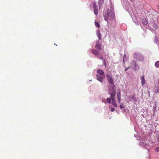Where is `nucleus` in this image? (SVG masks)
<instances>
[{
	"label": "nucleus",
	"instance_id": "nucleus-4",
	"mask_svg": "<svg viewBox=\"0 0 159 159\" xmlns=\"http://www.w3.org/2000/svg\"><path fill=\"white\" fill-rule=\"evenodd\" d=\"M111 88V89H109V93L111 96H115L116 94V86L114 85Z\"/></svg>",
	"mask_w": 159,
	"mask_h": 159
},
{
	"label": "nucleus",
	"instance_id": "nucleus-9",
	"mask_svg": "<svg viewBox=\"0 0 159 159\" xmlns=\"http://www.w3.org/2000/svg\"><path fill=\"white\" fill-rule=\"evenodd\" d=\"M141 80L142 84L143 85L145 84V80L144 79V76H142L141 78Z\"/></svg>",
	"mask_w": 159,
	"mask_h": 159
},
{
	"label": "nucleus",
	"instance_id": "nucleus-27",
	"mask_svg": "<svg viewBox=\"0 0 159 159\" xmlns=\"http://www.w3.org/2000/svg\"><path fill=\"white\" fill-rule=\"evenodd\" d=\"M118 100L119 102L120 103V100H121V97L120 98H118Z\"/></svg>",
	"mask_w": 159,
	"mask_h": 159
},
{
	"label": "nucleus",
	"instance_id": "nucleus-5",
	"mask_svg": "<svg viewBox=\"0 0 159 159\" xmlns=\"http://www.w3.org/2000/svg\"><path fill=\"white\" fill-rule=\"evenodd\" d=\"M106 76L107 78L109 83L111 84L114 85L113 80L111 76L108 74H107Z\"/></svg>",
	"mask_w": 159,
	"mask_h": 159
},
{
	"label": "nucleus",
	"instance_id": "nucleus-16",
	"mask_svg": "<svg viewBox=\"0 0 159 159\" xmlns=\"http://www.w3.org/2000/svg\"><path fill=\"white\" fill-rule=\"evenodd\" d=\"M104 0H99L98 1V3L100 5H102L104 2Z\"/></svg>",
	"mask_w": 159,
	"mask_h": 159
},
{
	"label": "nucleus",
	"instance_id": "nucleus-3",
	"mask_svg": "<svg viewBox=\"0 0 159 159\" xmlns=\"http://www.w3.org/2000/svg\"><path fill=\"white\" fill-rule=\"evenodd\" d=\"M130 65L131 67L134 70H138L139 68V66L137 64L136 62L134 60L131 61Z\"/></svg>",
	"mask_w": 159,
	"mask_h": 159
},
{
	"label": "nucleus",
	"instance_id": "nucleus-22",
	"mask_svg": "<svg viewBox=\"0 0 159 159\" xmlns=\"http://www.w3.org/2000/svg\"><path fill=\"white\" fill-rule=\"evenodd\" d=\"M112 105L115 107H117V105L116 104V103L115 102H113L112 103Z\"/></svg>",
	"mask_w": 159,
	"mask_h": 159
},
{
	"label": "nucleus",
	"instance_id": "nucleus-19",
	"mask_svg": "<svg viewBox=\"0 0 159 159\" xmlns=\"http://www.w3.org/2000/svg\"><path fill=\"white\" fill-rule=\"evenodd\" d=\"M115 96H111V99H112V102H115Z\"/></svg>",
	"mask_w": 159,
	"mask_h": 159
},
{
	"label": "nucleus",
	"instance_id": "nucleus-23",
	"mask_svg": "<svg viewBox=\"0 0 159 159\" xmlns=\"http://www.w3.org/2000/svg\"><path fill=\"white\" fill-rule=\"evenodd\" d=\"M132 99H133V100H134V101H135L136 100V98L135 97H134V96H132Z\"/></svg>",
	"mask_w": 159,
	"mask_h": 159
},
{
	"label": "nucleus",
	"instance_id": "nucleus-12",
	"mask_svg": "<svg viewBox=\"0 0 159 159\" xmlns=\"http://www.w3.org/2000/svg\"><path fill=\"white\" fill-rule=\"evenodd\" d=\"M142 23L144 25L148 24V21L145 19H143L142 20Z\"/></svg>",
	"mask_w": 159,
	"mask_h": 159
},
{
	"label": "nucleus",
	"instance_id": "nucleus-18",
	"mask_svg": "<svg viewBox=\"0 0 159 159\" xmlns=\"http://www.w3.org/2000/svg\"><path fill=\"white\" fill-rule=\"evenodd\" d=\"M95 25L96 26V27H97L98 28H99V27H100V25L97 22H95Z\"/></svg>",
	"mask_w": 159,
	"mask_h": 159
},
{
	"label": "nucleus",
	"instance_id": "nucleus-14",
	"mask_svg": "<svg viewBox=\"0 0 159 159\" xmlns=\"http://www.w3.org/2000/svg\"><path fill=\"white\" fill-rule=\"evenodd\" d=\"M93 7L94 8V10H98V6L96 5V3L94 2L93 3Z\"/></svg>",
	"mask_w": 159,
	"mask_h": 159
},
{
	"label": "nucleus",
	"instance_id": "nucleus-17",
	"mask_svg": "<svg viewBox=\"0 0 159 159\" xmlns=\"http://www.w3.org/2000/svg\"><path fill=\"white\" fill-rule=\"evenodd\" d=\"M117 98L121 97L120 91V90L119 92H117Z\"/></svg>",
	"mask_w": 159,
	"mask_h": 159
},
{
	"label": "nucleus",
	"instance_id": "nucleus-6",
	"mask_svg": "<svg viewBox=\"0 0 159 159\" xmlns=\"http://www.w3.org/2000/svg\"><path fill=\"white\" fill-rule=\"evenodd\" d=\"M96 75L97 76V79L100 82H103L102 80L104 79L105 77V76H104L103 77H102L98 75Z\"/></svg>",
	"mask_w": 159,
	"mask_h": 159
},
{
	"label": "nucleus",
	"instance_id": "nucleus-13",
	"mask_svg": "<svg viewBox=\"0 0 159 159\" xmlns=\"http://www.w3.org/2000/svg\"><path fill=\"white\" fill-rule=\"evenodd\" d=\"M97 56L98 58L99 59H102V60L103 59V57L101 53L99 52V55H98Z\"/></svg>",
	"mask_w": 159,
	"mask_h": 159
},
{
	"label": "nucleus",
	"instance_id": "nucleus-8",
	"mask_svg": "<svg viewBox=\"0 0 159 159\" xmlns=\"http://www.w3.org/2000/svg\"><path fill=\"white\" fill-rule=\"evenodd\" d=\"M97 73L101 75H103L104 72L103 70L101 69H98L97 70Z\"/></svg>",
	"mask_w": 159,
	"mask_h": 159
},
{
	"label": "nucleus",
	"instance_id": "nucleus-11",
	"mask_svg": "<svg viewBox=\"0 0 159 159\" xmlns=\"http://www.w3.org/2000/svg\"><path fill=\"white\" fill-rule=\"evenodd\" d=\"M95 48L98 51H100L101 50V46L98 44H96L95 46Z\"/></svg>",
	"mask_w": 159,
	"mask_h": 159
},
{
	"label": "nucleus",
	"instance_id": "nucleus-25",
	"mask_svg": "<svg viewBox=\"0 0 159 159\" xmlns=\"http://www.w3.org/2000/svg\"><path fill=\"white\" fill-rule=\"evenodd\" d=\"M115 108H114L113 107L111 108V111L112 112H113L115 111Z\"/></svg>",
	"mask_w": 159,
	"mask_h": 159
},
{
	"label": "nucleus",
	"instance_id": "nucleus-7",
	"mask_svg": "<svg viewBox=\"0 0 159 159\" xmlns=\"http://www.w3.org/2000/svg\"><path fill=\"white\" fill-rule=\"evenodd\" d=\"M92 52L93 54L96 56L99 55V52L94 49H92Z\"/></svg>",
	"mask_w": 159,
	"mask_h": 159
},
{
	"label": "nucleus",
	"instance_id": "nucleus-28",
	"mask_svg": "<svg viewBox=\"0 0 159 159\" xmlns=\"http://www.w3.org/2000/svg\"><path fill=\"white\" fill-rule=\"evenodd\" d=\"M94 13L95 14L97 15L98 14V11H94Z\"/></svg>",
	"mask_w": 159,
	"mask_h": 159
},
{
	"label": "nucleus",
	"instance_id": "nucleus-10",
	"mask_svg": "<svg viewBox=\"0 0 159 159\" xmlns=\"http://www.w3.org/2000/svg\"><path fill=\"white\" fill-rule=\"evenodd\" d=\"M96 34L97 35V36L99 39H101V34L99 30H97L96 32Z\"/></svg>",
	"mask_w": 159,
	"mask_h": 159
},
{
	"label": "nucleus",
	"instance_id": "nucleus-15",
	"mask_svg": "<svg viewBox=\"0 0 159 159\" xmlns=\"http://www.w3.org/2000/svg\"><path fill=\"white\" fill-rule=\"evenodd\" d=\"M155 65L157 68H159V61H156L155 63Z\"/></svg>",
	"mask_w": 159,
	"mask_h": 159
},
{
	"label": "nucleus",
	"instance_id": "nucleus-29",
	"mask_svg": "<svg viewBox=\"0 0 159 159\" xmlns=\"http://www.w3.org/2000/svg\"><path fill=\"white\" fill-rule=\"evenodd\" d=\"M155 38V39L156 40H157V37H156Z\"/></svg>",
	"mask_w": 159,
	"mask_h": 159
},
{
	"label": "nucleus",
	"instance_id": "nucleus-20",
	"mask_svg": "<svg viewBox=\"0 0 159 159\" xmlns=\"http://www.w3.org/2000/svg\"><path fill=\"white\" fill-rule=\"evenodd\" d=\"M111 97L110 98H107V102L108 103H111Z\"/></svg>",
	"mask_w": 159,
	"mask_h": 159
},
{
	"label": "nucleus",
	"instance_id": "nucleus-2",
	"mask_svg": "<svg viewBox=\"0 0 159 159\" xmlns=\"http://www.w3.org/2000/svg\"><path fill=\"white\" fill-rule=\"evenodd\" d=\"M133 57L135 60L139 61H142L144 59L143 56L138 52L135 53L133 55Z\"/></svg>",
	"mask_w": 159,
	"mask_h": 159
},
{
	"label": "nucleus",
	"instance_id": "nucleus-1",
	"mask_svg": "<svg viewBox=\"0 0 159 159\" xmlns=\"http://www.w3.org/2000/svg\"><path fill=\"white\" fill-rule=\"evenodd\" d=\"M115 15L111 11H107V12L104 15L105 20L108 22V20H112L114 18Z\"/></svg>",
	"mask_w": 159,
	"mask_h": 159
},
{
	"label": "nucleus",
	"instance_id": "nucleus-21",
	"mask_svg": "<svg viewBox=\"0 0 159 159\" xmlns=\"http://www.w3.org/2000/svg\"><path fill=\"white\" fill-rule=\"evenodd\" d=\"M154 150L156 151L157 152H159V146L158 147L155 148H154Z\"/></svg>",
	"mask_w": 159,
	"mask_h": 159
},
{
	"label": "nucleus",
	"instance_id": "nucleus-30",
	"mask_svg": "<svg viewBox=\"0 0 159 159\" xmlns=\"http://www.w3.org/2000/svg\"><path fill=\"white\" fill-rule=\"evenodd\" d=\"M158 9H159V7H158Z\"/></svg>",
	"mask_w": 159,
	"mask_h": 159
},
{
	"label": "nucleus",
	"instance_id": "nucleus-26",
	"mask_svg": "<svg viewBox=\"0 0 159 159\" xmlns=\"http://www.w3.org/2000/svg\"><path fill=\"white\" fill-rule=\"evenodd\" d=\"M130 66H128V67L127 68H126L125 70V71H126L127 70H128L130 68Z\"/></svg>",
	"mask_w": 159,
	"mask_h": 159
},
{
	"label": "nucleus",
	"instance_id": "nucleus-24",
	"mask_svg": "<svg viewBox=\"0 0 159 159\" xmlns=\"http://www.w3.org/2000/svg\"><path fill=\"white\" fill-rule=\"evenodd\" d=\"M120 107L121 109H122L124 107L123 106V105L122 104H121L120 105Z\"/></svg>",
	"mask_w": 159,
	"mask_h": 159
}]
</instances>
